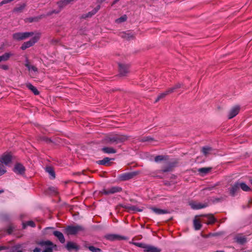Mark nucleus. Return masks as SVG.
I'll use <instances>...</instances> for the list:
<instances>
[{"label": "nucleus", "mask_w": 252, "mask_h": 252, "mask_svg": "<svg viewBox=\"0 0 252 252\" xmlns=\"http://www.w3.org/2000/svg\"><path fill=\"white\" fill-rule=\"evenodd\" d=\"M84 230V228L81 225H69L65 228V233L68 235H75Z\"/></svg>", "instance_id": "obj_1"}, {"label": "nucleus", "mask_w": 252, "mask_h": 252, "mask_svg": "<svg viewBox=\"0 0 252 252\" xmlns=\"http://www.w3.org/2000/svg\"><path fill=\"white\" fill-rule=\"evenodd\" d=\"M127 139V137L126 135L116 134L109 137L107 139L108 142L110 144H118L123 142Z\"/></svg>", "instance_id": "obj_2"}, {"label": "nucleus", "mask_w": 252, "mask_h": 252, "mask_svg": "<svg viewBox=\"0 0 252 252\" xmlns=\"http://www.w3.org/2000/svg\"><path fill=\"white\" fill-rule=\"evenodd\" d=\"M38 244L44 249L42 252H53V248L56 246L48 240L40 241Z\"/></svg>", "instance_id": "obj_3"}, {"label": "nucleus", "mask_w": 252, "mask_h": 252, "mask_svg": "<svg viewBox=\"0 0 252 252\" xmlns=\"http://www.w3.org/2000/svg\"><path fill=\"white\" fill-rule=\"evenodd\" d=\"M33 35V32H16L13 34V38L17 40H22Z\"/></svg>", "instance_id": "obj_4"}, {"label": "nucleus", "mask_w": 252, "mask_h": 252, "mask_svg": "<svg viewBox=\"0 0 252 252\" xmlns=\"http://www.w3.org/2000/svg\"><path fill=\"white\" fill-rule=\"evenodd\" d=\"M39 36L35 35L32 37L29 41L25 42L21 46V48L23 50H25L26 49L32 46L34 43H35L39 39Z\"/></svg>", "instance_id": "obj_5"}, {"label": "nucleus", "mask_w": 252, "mask_h": 252, "mask_svg": "<svg viewBox=\"0 0 252 252\" xmlns=\"http://www.w3.org/2000/svg\"><path fill=\"white\" fill-rule=\"evenodd\" d=\"M122 190V188L119 187L114 186L112 187L107 189H104L102 191L103 194L108 195L109 194H113L117 192H119Z\"/></svg>", "instance_id": "obj_6"}, {"label": "nucleus", "mask_w": 252, "mask_h": 252, "mask_svg": "<svg viewBox=\"0 0 252 252\" xmlns=\"http://www.w3.org/2000/svg\"><path fill=\"white\" fill-rule=\"evenodd\" d=\"M137 173L136 172H128L122 174L119 176L121 181H126L133 178Z\"/></svg>", "instance_id": "obj_7"}, {"label": "nucleus", "mask_w": 252, "mask_h": 252, "mask_svg": "<svg viewBox=\"0 0 252 252\" xmlns=\"http://www.w3.org/2000/svg\"><path fill=\"white\" fill-rule=\"evenodd\" d=\"M13 171L17 174L23 175L25 172V168L20 163H16L14 167Z\"/></svg>", "instance_id": "obj_8"}, {"label": "nucleus", "mask_w": 252, "mask_h": 252, "mask_svg": "<svg viewBox=\"0 0 252 252\" xmlns=\"http://www.w3.org/2000/svg\"><path fill=\"white\" fill-rule=\"evenodd\" d=\"M240 107L239 106H235L232 107L228 114V118L231 119L236 116L239 112Z\"/></svg>", "instance_id": "obj_9"}, {"label": "nucleus", "mask_w": 252, "mask_h": 252, "mask_svg": "<svg viewBox=\"0 0 252 252\" xmlns=\"http://www.w3.org/2000/svg\"><path fill=\"white\" fill-rule=\"evenodd\" d=\"M12 160V156L10 154H5L3 155L0 160V162L7 165Z\"/></svg>", "instance_id": "obj_10"}, {"label": "nucleus", "mask_w": 252, "mask_h": 252, "mask_svg": "<svg viewBox=\"0 0 252 252\" xmlns=\"http://www.w3.org/2000/svg\"><path fill=\"white\" fill-rule=\"evenodd\" d=\"M189 204L191 208L193 209H200L204 208L207 206L206 204H202L200 202L195 201H191L189 203Z\"/></svg>", "instance_id": "obj_11"}, {"label": "nucleus", "mask_w": 252, "mask_h": 252, "mask_svg": "<svg viewBox=\"0 0 252 252\" xmlns=\"http://www.w3.org/2000/svg\"><path fill=\"white\" fill-rule=\"evenodd\" d=\"M235 241L238 244L243 245L247 242L246 237L241 234H239L236 236L234 238Z\"/></svg>", "instance_id": "obj_12"}, {"label": "nucleus", "mask_w": 252, "mask_h": 252, "mask_svg": "<svg viewBox=\"0 0 252 252\" xmlns=\"http://www.w3.org/2000/svg\"><path fill=\"white\" fill-rule=\"evenodd\" d=\"M144 251V252H160L161 250L156 247L146 245Z\"/></svg>", "instance_id": "obj_13"}, {"label": "nucleus", "mask_w": 252, "mask_h": 252, "mask_svg": "<svg viewBox=\"0 0 252 252\" xmlns=\"http://www.w3.org/2000/svg\"><path fill=\"white\" fill-rule=\"evenodd\" d=\"M119 71L121 75L125 76L128 72V66L123 64H119Z\"/></svg>", "instance_id": "obj_14"}, {"label": "nucleus", "mask_w": 252, "mask_h": 252, "mask_svg": "<svg viewBox=\"0 0 252 252\" xmlns=\"http://www.w3.org/2000/svg\"><path fill=\"white\" fill-rule=\"evenodd\" d=\"M240 188L239 182L235 183L231 188L229 189L230 194L232 196H234Z\"/></svg>", "instance_id": "obj_15"}, {"label": "nucleus", "mask_w": 252, "mask_h": 252, "mask_svg": "<svg viewBox=\"0 0 252 252\" xmlns=\"http://www.w3.org/2000/svg\"><path fill=\"white\" fill-rule=\"evenodd\" d=\"M106 238L110 241L124 239V237L116 234H108L105 236Z\"/></svg>", "instance_id": "obj_16"}, {"label": "nucleus", "mask_w": 252, "mask_h": 252, "mask_svg": "<svg viewBox=\"0 0 252 252\" xmlns=\"http://www.w3.org/2000/svg\"><path fill=\"white\" fill-rule=\"evenodd\" d=\"M150 209L157 215L165 214L169 212L167 210L161 209L156 207H151Z\"/></svg>", "instance_id": "obj_17"}, {"label": "nucleus", "mask_w": 252, "mask_h": 252, "mask_svg": "<svg viewBox=\"0 0 252 252\" xmlns=\"http://www.w3.org/2000/svg\"><path fill=\"white\" fill-rule=\"evenodd\" d=\"M53 234L58 238L61 243H64L65 242L64 237L62 232L59 231H55L53 232Z\"/></svg>", "instance_id": "obj_18"}, {"label": "nucleus", "mask_w": 252, "mask_h": 252, "mask_svg": "<svg viewBox=\"0 0 252 252\" xmlns=\"http://www.w3.org/2000/svg\"><path fill=\"white\" fill-rule=\"evenodd\" d=\"M12 55L13 54L11 53H5L1 56H0V63L7 61Z\"/></svg>", "instance_id": "obj_19"}, {"label": "nucleus", "mask_w": 252, "mask_h": 252, "mask_svg": "<svg viewBox=\"0 0 252 252\" xmlns=\"http://www.w3.org/2000/svg\"><path fill=\"white\" fill-rule=\"evenodd\" d=\"M212 151V148L209 146H205L202 148V152L205 156H207L209 154H211Z\"/></svg>", "instance_id": "obj_20"}, {"label": "nucleus", "mask_w": 252, "mask_h": 252, "mask_svg": "<svg viewBox=\"0 0 252 252\" xmlns=\"http://www.w3.org/2000/svg\"><path fill=\"white\" fill-rule=\"evenodd\" d=\"M74 0H62L58 2V5L61 8H62Z\"/></svg>", "instance_id": "obj_21"}, {"label": "nucleus", "mask_w": 252, "mask_h": 252, "mask_svg": "<svg viewBox=\"0 0 252 252\" xmlns=\"http://www.w3.org/2000/svg\"><path fill=\"white\" fill-rule=\"evenodd\" d=\"M102 151L107 154H114L116 153V150L112 147H105L102 149Z\"/></svg>", "instance_id": "obj_22"}, {"label": "nucleus", "mask_w": 252, "mask_h": 252, "mask_svg": "<svg viewBox=\"0 0 252 252\" xmlns=\"http://www.w3.org/2000/svg\"><path fill=\"white\" fill-rule=\"evenodd\" d=\"M100 8V6L99 5H97L92 11L88 12L85 16V18L92 17L93 15H94L99 10Z\"/></svg>", "instance_id": "obj_23"}, {"label": "nucleus", "mask_w": 252, "mask_h": 252, "mask_svg": "<svg viewBox=\"0 0 252 252\" xmlns=\"http://www.w3.org/2000/svg\"><path fill=\"white\" fill-rule=\"evenodd\" d=\"M66 247L68 251H71L73 249L78 250V246L75 243L71 242H68Z\"/></svg>", "instance_id": "obj_24"}, {"label": "nucleus", "mask_w": 252, "mask_h": 252, "mask_svg": "<svg viewBox=\"0 0 252 252\" xmlns=\"http://www.w3.org/2000/svg\"><path fill=\"white\" fill-rule=\"evenodd\" d=\"M193 226L195 230H199L202 226L201 221L199 220L195 219L193 220Z\"/></svg>", "instance_id": "obj_25"}, {"label": "nucleus", "mask_w": 252, "mask_h": 252, "mask_svg": "<svg viewBox=\"0 0 252 252\" xmlns=\"http://www.w3.org/2000/svg\"><path fill=\"white\" fill-rule=\"evenodd\" d=\"M27 87L29 90L32 91L35 95H37L39 94V92L38 91L37 89L34 86L32 85L31 84H27Z\"/></svg>", "instance_id": "obj_26"}, {"label": "nucleus", "mask_w": 252, "mask_h": 252, "mask_svg": "<svg viewBox=\"0 0 252 252\" xmlns=\"http://www.w3.org/2000/svg\"><path fill=\"white\" fill-rule=\"evenodd\" d=\"M110 160L111 158H105L103 159L98 161L97 163L100 165H109Z\"/></svg>", "instance_id": "obj_27"}, {"label": "nucleus", "mask_w": 252, "mask_h": 252, "mask_svg": "<svg viewBox=\"0 0 252 252\" xmlns=\"http://www.w3.org/2000/svg\"><path fill=\"white\" fill-rule=\"evenodd\" d=\"M25 66L28 68L29 71H33L34 72L37 71V68L33 65H31L28 60L26 61Z\"/></svg>", "instance_id": "obj_28"}, {"label": "nucleus", "mask_w": 252, "mask_h": 252, "mask_svg": "<svg viewBox=\"0 0 252 252\" xmlns=\"http://www.w3.org/2000/svg\"><path fill=\"white\" fill-rule=\"evenodd\" d=\"M239 186L240 188L245 191H248L250 190V187L244 182H239Z\"/></svg>", "instance_id": "obj_29"}, {"label": "nucleus", "mask_w": 252, "mask_h": 252, "mask_svg": "<svg viewBox=\"0 0 252 252\" xmlns=\"http://www.w3.org/2000/svg\"><path fill=\"white\" fill-rule=\"evenodd\" d=\"M211 169V168L209 167H203L199 168L198 171L202 175H205L208 173Z\"/></svg>", "instance_id": "obj_30"}, {"label": "nucleus", "mask_w": 252, "mask_h": 252, "mask_svg": "<svg viewBox=\"0 0 252 252\" xmlns=\"http://www.w3.org/2000/svg\"><path fill=\"white\" fill-rule=\"evenodd\" d=\"M46 171L51 176V179H54L55 178V173L51 167H46Z\"/></svg>", "instance_id": "obj_31"}, {"label": "nucleus", "mask_w": 252, "mask_h": 252, "mask_svg": "<svg viewBox=\"0 0 252 252\" xmlns=\"http://www.w3.org/2000/svg\"><path fill=\"white\" fill-rule=\"evenodd\" d=\"M207 217L208 219V221L206 222L207 224H213L216 221V219L212 215H207Z\"/></svg>", "instance_id": "obj_32"}, {"label": "nucleus", "mask_w": 252, "mask_h": 252, "mask_svg": "<svg viewBox=\"0 0 252 252\" xmlns=\"http://www.w3.org/2000/svg\"><path fill=\"white\" fill-rule=\"evenodd\" d=\"M128 211H134V212H141L142 209L138 208L136 206H128L126 207Z\"/></svg>", "instance_id": "obj_33"}, {"label": "nucleus", "mask_w": 252, "mask_h": 252, "mask_svg": "<svg viewBox=\"0 0 252 252\" xmlns=\"http://www.w3.org/2000/svg\"><path fill=\"white\" fill-rule=\"evenodd\" d=\"M25 7V5L24 4H21L18 6L16 7L13 9V12H21L23 11Z\"/></svg>", "instance_id": "obj_34"}, {"label": "nucleus", "mask_w": 252, "mask_h": 252, "mask_svg": "<svg viewBox=\"0 0 252 252\" xmlns=\"http://www.w3.org/2000/svg\"><path fill=\"white\" fill-rule=\"evenodd\" d=\"M86 247L90 251L92 252H101V250L99 248H95L94 246H91L87 247L86 246Z\"/></svg>", "instance_id": "obj_35"}, {"label": "nucleus", "mask_w": 252, "mask_h": 252, "mask_svg": "<svg viewBox=\"0 0 252 252\" xmlns=\"http://www.w3.org/2000/svg\"><path fill=\"white\" fill-rule=\"evenodd\" d=\"M127 19V16L126 15H124L119 18L116 20V22L117 23H121L124 22H125Z\"/></svg>", "instance_id": "obj_36"}, {"label": "nucleus", "mask_w": 252, "mask_h": 252, "mask_svg": "<svg viewBox=\"0 0 252 252\" xmlns=\"http://www.w3.org/2000/svg\"><path fill=\"white\" fill-rule=\"evenodd\" d=\"M165 159H166V157L162 155L157 156L155 158V161L156 162H158Z\"/></svg>", "instance_id": "obj_37"}, {"label": "nucleus", "mask_w": 252, "mask_h": 252, "mask_svg": "<svg viewBox=\"0 0 252 252\" xmlns=\"http://www.w3.org/2000/svg\"><path fill=\"white\" fill-rule=\"evenodd\" d=\"M168 94L167 91H166L165 92H164V93H162L161 94H159L157 97V98L156 99L155 102H158V100H159L161 98H163V97H164L165 96H166Z\"/></svg>", "instance_id": "obj_38"}, {"label": "nucleus", "mask_w": 252, "mask_h": 252, "mask_svg": "<svg viewBox=\"0 0 252 252\" xmlns=\"http://www.w3.org/2000/svg\"><path fill=\"white\" fill-rule=\"evenodd\" d=\"M6 172V170L4 166L0 162V176L3 175Z\"/></svg>", "instance_id": "obj_39"}, {"label": "nucleus", "mask_w": 252, "mask_h": 252, "mask_svg": "<svg viewBox=\"0 0 252 252\" xmlns=\"http://www.w3.org/2000/svg\"><path fill=\"white\" fill-rule=\"evenodd\" d=\"M134 244L139 248H143L144 250H145V248L147 245L142 243H134Z\"/></svg>", "instance_id": "obj_40"}, {"label": "nucleus", "mask_w": 252, "mask_h": 252, "mask_svg": "<svg viewBox=\"0 0 252 252\" xmlns=\"http://www.w3.org/2000/svg\"><path fill=\"white\" fill-rule=\"evenodd\" d=\"M0 68L2 69L3 70H7L8 69L9 67L6 64H2V65H0Z\"/></svg>", "instance_id": "obj_41"}, {"label": "nucleus", "mask_w": 252, "mask_h": 252, "mask_svg": "<svg viewBox=\"0 0 252 252\" xmlns=\"http://www.w3.org/2000/svg\"><path fill=\"white\" fill-rule=\"evenodd\" d=\"M26 225H28V226H30L31 227H34L35 226L34 222L33 221H28L26 223Z\"/></svg>", "instance_id": "obj_42"}, {"label": "nucleus", "mask_w": 252, "mask_h": 252, "mask_svg": "<svg viewBox=\"0 0 252 252\" xmlns=\"http://www.w3.org/2000/svg\"><path fill=\"white\" fill-rule=\"evenodd\" d=\"M175 89L174 87L173 86V87L169 88L166 91H167L168 94H169L170 93L174 92L175 91Z\"/></svg>", "instance_id": "obj_43"}, {"label": "nucleus", "mask_w": 252, "mask_h": 252, "mask_svg": "<svg viewBox=\"0 0 252 252\" xmlns=\"http://www.w3.org/2000/svg\"><path fill=\"white\" fill-rule=\"evenodd\" d=\"M182 86H183V84L182 83H178L176 84L174 87L176 90V89L180 88L181 87H182Z\"/></svg>", "instance_id": "obj_44"}, {"label": "nucleus", "mask_w": 252, "mask_h": 252, "mask_svg": "<svg viewBox=\"0 0 252 252\" xmlns=\"http://www.w3.org/2000/svg\"><path fill=\"white\" fill-rule=\"evenodd\" d=\"M216 186H217V185H215L213 186H209V187L206 188L205 189L211 190L213 189H214Z\"/></svg>", "instance_id": "obj_45"}, {"label": "nucleus", "mask_w": 252, "mask_h": 252, "mask_svg": "<svg viewBox=\"0 0 252 252\" xmlns=\"http://www.w3.org/2000/svg\"><path fill=\"white\" fill-rule=\"evenodd\" d=\"M124 34L125 35V38H126L127 39H130L131 37H132V35H130L129 33H124Z\"/></svg>", "instance_id": "obj_46"}, {"label": "nucleus", "mask_w": 252, "mask_h": 252, "mask_svg": "<svg viewBox=\"0 0 252 252\" xmlns=\"http://www.w3.org/2000/svg\"><path fill=\"white\" fill-rule=\"evenodd\" d=\"M33 252H41V250L39 248H35L34 250H33Z\"/></svg>", "instance_id": "obj_47"}, {"label": "nucleus", "mask_w": 252, "mask_h": 252, "mask_svg": "<svg viewBox=\"0 0 252 252\" xmlns=\"http://www.w3.org/2000/svg\"><path fill=\"white\" fill-rule=\"evenodd\" d=\"M7 247L5 246H0V251L1 250H6L7 249Z\"/></svg>", "instance_id": "obj_48"}, {"label": "nucleus", "mask_w": 252, "mask_h": 252, "mask_svg": "<svg viewBox=\"0 0 252 252\" xmlns=\"http://www.w3.org/2000/svg\"><path fill=\"white\" fill-rule=\"evenodd\" d=\"M170 170V168H164L162 169L163 172H166Z\"/></svg>", "instance_id": "obj_49"}, {"label": "nucleus", "mask_w": 252, "mask_h": 252, "mask_svg": "<svg viewBox=\"0 0 252 252\" xmlns=\"http://www.w3.org/2000/svg\"><path fill=\"white\" fill-rule=\"evenodd\" d=\"M152 140V138H148V137H147V138H146V139H144V141H149V140Z\"/></svg>", "instance_id": "obj_50"}, {"label": "nucleus", "mask_w": 252, "mask_h": 252, "mask_svg": "<svg viewBox=\"0 0 252 252\" xmlns=\"http://www.w3.org/2000/svg\"><path fill=\"white\" fill-rule=\"evenodd\" d=\"M120 0H114L113 2V4H115L116 3H117L118 1H119Z\"/></svg>", "instance_id": "obj_51"}, {"label": "nucleus", "mask_w": 252, "mask_h": 252, "mask_svg": "<svg viewBox=\"0 0 252 252\" xmlns=\"http://www.w3.org/2000/svg\"><path fill=\"white\" fill-rule=\"evenodd\" d=\"M59 12V11H57V12H55V11H54L52 13H58Z\"/></svg>", "instance_id": "obj_52"}, {"label": "nucleus", "mask_w": 252, "mask_h": 252, "mask_svg": "<svg viewBox=\"0 0 252 252\" xmlns=\"http://www.w3.org/2000/svg\"><path fill=\"white\" fill-rule=\"evenodd\" d=\"M3 192V191L2 190H0V193H2Z\"/></svg>", "instance_id": "obj_53"}, {"label": "nucleus", "mask_w": 252, "mask_h": 252, "mask_svg": "<svg viewBox=\"0 0 252 252\" xmlns=\"http://www.w3.org/2000/svg\"><path fill=\"white\" fill-rule=\"evenodd\" d=\"M17 252H23L21 250H19V251H18Z\"/></svg>", "instance_id": "obj_54"}, {"label": "nucleus", "mask_w": 252, "mask_h": 252, "mask_svg": "<svg viewBox=\"0 0 252 252\" xmlns=\"http://www.w3.org/2000/svg\"><path fill=\"white\" fill-rule=\"evenodd\" d=\"M216 252H224L223 251H217Z\"/></svg>", "instance_id": "obj_55"}, {"label": "nucleus", "mask_w": 252, "mask_h": 252, "mask_svg": "<svg viewBox=\"0 0 252 252\" xmlns=\"http://www.w3.org/2000/svg\"><path fill=\"white\" fill-rule=\"evenodd\" d=\"M251 183H252V182H251Z\"/></svg>", "instance_id": "obj_56"}]
</instances>
